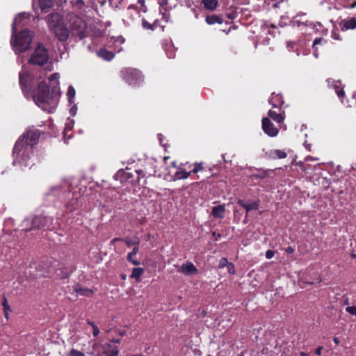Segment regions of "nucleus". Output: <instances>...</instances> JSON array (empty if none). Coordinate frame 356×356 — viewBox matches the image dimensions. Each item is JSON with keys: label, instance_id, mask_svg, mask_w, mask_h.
<instances>
[{"label": "nucleus", "instance_id": "1", "mask_svg": "<svg viewBox=\"0 0 356 356\" xmlns=\"http://www.w3.org/2000/svg\"><path fill=\"white\" fill-rule=\"evenodd\" d=\"M40 133L37 129L29 130L16 142L13 149V164L17 163L25 167L31 164V155L33 152V146L36 144L40 138Z\"/></svg>", "mask_w": 356, "mask_h": 356}, {"label": "nucleus", "instance_id": "2", "mask_svg": "<svg viewBox=\"0 0 356 356\" xmlns=\"http://www.w3.org/2000/svg\"><path fill=\"white\" fill-rule=\"evenodd\" d=\"M59 74L54 73L49 78L52 87V94L50 95L49 89L45 83L41 81L38 86L37 90L33 94V100L35 103L42 110L47 112H52L57 106L58 99L53 94L58 92Z\"/></svg>", "mask_w": 356, "mask_h": 356}, {"label": "nucleus", "instance_id": "3", "mask_svg": "<svg viewBox=\"0 0 356 356\" xmlns=\"http://www.w3.org/2000/svg\"><path fill=\"white\" fill-rule=\"evenodd\" d=\"M48 26L60 41H65L69 38V31L63 25L62 19L58 13H51L47 18Z\"/></svg>", "mask_w": 356, "mask_h": 356}, {"label": "nucleus", "instance_id": "4", "mask_svg": "<svg viewBox=\"0 0 356 356\" xmlns=\"http://www.w3.org/2000/svg\"><path fill=\"white\" fill-rule=\"evenodd\" d=\"M33 38V33L28 30H24L19 34L13 33L10 40L15 54L24 52L30 47Z\"/></svg>", "mask_w": 356, "mask_h": 356}, {"label": "nucleus", "instance_id": "5", "mask_svg": "<svg viewBox=\"0 0 356 356\" xmlns=\"http://www.w3.org/2000/svg\"><path fill=\"white\" fill-rule=\"evenodd\" d=\"M48 59L49 53L47 49L42 44L39 43L32 53L29 63L32 65L42 66L47 63Z\"/></svg>", "mask_w": 356, "mask_h": 356}, {"label": "nucleus", "instance_id": "6", "mask_svg": "<svg viewBox=\"0 0 356 356\" xmlns=\"http://www.w3.org/2000/svg\"><path fill=\"white\" fill-rule=\"evenodd\" d=\"M123 79L130 86L139 85L143 81V76L140 71L133 68H125L122 70Z\"/></svg>", "mask_w": 356, "mask_h": 356}, {"label": "nucleus", "instance_id": "7", "mask_svg": "<svg viewBox=\"0 0 356 356\" xmlns=\"http://www.w3.org/2000/svg\"><path fill=\"white\" fill-rule=\"evenodd\" d=\"M72 34L81 39L86 37V23L79 17L72 15L70 17Z\"/></svg>", "mask_w": 356, "mask_h": 356}, {"label": "nucleus", "instance_id": "8", "mask_svg": "<svg viewBox=\"0 0 356 356\" xmlns=\"http://www.w3.org/2000/svg\"><path fill=\"white\" fill-rule=\"evenodd\" d=\"M262 129L270 137L276 136L279 132V129L274 126L273 123L267 117L262 119Z\"/></svg>", "mask_w": 356, "mask_h": 356}, {"label": "nucleus", "instance_id": "9", "mask_svg": "<svg viewBox=\"0 0 356 356\" xmlns=\"http://www.w3.org/2000/svg\"><path fill=\"white\" fill-rule=\"evenodd\" d=\"M29 17V15L28 14L24 13L19 14L15 18L14 22L12 26V31L13 34L16 33L17 27L25 26L28 25Z\"/></svg>", "mask_w": 356, "mask_h": 356}, {"label": "nucleus", "instance_id": "10", "mask_svg": "<svg viewBox=\"0 0 356 356\" xmlns=\"http://www.w3.org/2000/svg\"><path fill=\"white\" fill-rule=\"evenodd\" d=\"M178 272H180L186 276L195 275L199 273L198 269L191 261H187L183 264L180 269L178 270Z\"/></svg>", "mask_w": 356, "mask_h": 356}, {"label": "nucleus", "instance_id": "11", "mask_svg": "<svg viewBox=\"0 0 356 356\" xmlns=\"http://www.w3.org/2000/svg\"><path fill=\"white\" fill-rule=\"evenodd\" d=\"M33 83V77L31 74L24 72V71L19 73V84L23 90L32 86Z\"/></svg>", "mask_w": 356, "mask_h": 356}, {"label": "nucleus", "instance_id": "12", "mask_svg": "<svg viewBox=\"0 0 356 356\" xmlns=\"http://www.w3.org/2000/svg\"><path fill=\"white\" fill-rule=\"evenodd\" d=\"M339 28L342 31L353 30L356 29V18L347 17L346 19H342L339 23Z\"/></svg>", "mask_w": 356, "mask_h": 356}, {"label": "nucleus", "instance_id": "13", "mask_svg": "<svg viewBox=\"0 0 356 356\" xmlns=\"http://www.w3.org/2000/svg\"><path fill=\"white\" fill-rule=\"evenodd\" d=\"M103 354L106 356H118V347L110 343L102 345Z\"/></svg>", "mask_w": 356, "mask_h": 356}, {"label": "nucleus", "instance_id": "14", "mask_svg": "<svg viewBox=\"0 0 356 356\" xmlns=\"http://www.w3.org/2000/svg\"><path fill=\"white\" fill-rule=\"evenodd\" d=\"M327 82L329 87L333 88L335 90L337 95L339 98H342L344 96V91L341 88V84L339 81L327 79Z\"/></svg>", "mask_w": 356, "mask_h": 356}, {"label": "nucleus", "instance_id": "15", "mask_svg": "<svg viewBox=\"0 0 356 356\" xmlns=\"http://www.w3.org/2000/svg\"><path fill=\"white\" fill-rule=\"evenodd\" d=\"M49 218L44 216H36L33 217V227L35 229H40L44 227Z\"/></svg>", "mask_w": 356, "mask_h": 356}, {"label": "nucleus", "instance_id": "16", "mask_svg": "<svg viewBox=\"0 0 356 356\" xmlns=\"http://www.w3.org/2000/svg\"><path fill=\"white\" fill-rule=\"evenodd\" d=\"M326 44V40L323 38H315L313 44V54L315 56V58L318 57V48L320 46H324Z\"/></svg>", "mask_w": 356, "mask_h": 356}, {"label": "nucleus", "instance_id": "17", "mask_svg": "<svg viewBox=\"0 0 356 356\" xmlns=\"http://www.w3.org/2000/svg\"><path fill=\"white\" fill-rule=\"evenodd\" d=\"M284 112H281L280 110H279V112L275 110H270L268 111V116L277 123H280L284 120Z\"/></svg>", "mask_w": 356, "mask_h": 356}, {"label": "nucleus", "instance_id": "18", "mask_svg": "<svg viewBox=\"0 0 356 356\" xmlns=\"http://www.w3.org/2000/svg\"><path fill=\"white\" fill-rule=\"evenodd\" d=\"M238 204L246 209V212H249L251 210H257L259 207L258 202H252L251 203H245L243 200H239Z\"/></svg>", "mask_w": 356, "mask_h": 356}, {"label": "nucleus", "instance_id": "19", "mask_svg": "<svg viewBox=\"0 0 356 356\" xmlns=\"http://www.w3.org/2000/svg\"><path fill=\"white\" fill-rule=\"evenodd\" d=\"M73 291L76 293L78 295L90 296L92 294V291L87 288H83L80 285L76 284L73 287Z\"/></svg>", "mask_w": 356, "mask_h": 356}, {"label": "nucleus", "instance_id": "20", "mask_svg": "<svg viewBox=\"0 0 356 356\" xmlns=\"http://www.w3.org/2000/svg\"><path fill=\"white\" fill-rule=\"evenodd\" d=\"M269 103L273 108H277L283 104L282 97L278 94H272L271 98L269 99Z\"/></svg>", "mask_w": 356, "mask_h": 356}, {"label": "nucleus", "instance_id": "21", "mask_svg": "<svg viewBox=\"0 0 356 356\" xmlns=\"http://www.w3.org/2000/svg\"><path fill=\"white\" fill-rule=\"evenodd\" d=\"M225 211V208L224 205L213 207L212 209V215L215 218H222L224 217Z\"/></svg>", "mask_w": 356, "mask_h": 356}, {"label": "nucleus", "instance_id": "22", "mask_svg": "<svg viewBox=\"0 0 356 356\" xmlns=\"http://www.w3.org/2000/svg\"><path fill=\"white\" fill-rule=\"evenodd\" d=\"M74 125V120L68 118L66 120L65 129L63 130V137L65 139L67 137L68 138H71V136H67V132L71 131Z\"/></svg>", "mask_w": 356, "mask_h": 356}, {"label": "nucleus", "instance_id": "23", "mask_svg": "<svg viewBox=\"0 0 356 356\" xmlns=\"http://www.w3.org/2000/svg\"><path fill=\"white\" fill-rule=\"evenodd\" d=\"M21 226L22 229L26 232L35 229L33 227V217L25 218L22 222Z\"/></svg>", "mask_w": 356, "mask_h": 356}, {"label": "nucleus", "instance_id": "24", "mask_svg": "<svg viewBox=\"0 0 356 356\" xmlns=\"http://www.w3.org/2000/svg\"><path fill=\"white\" fill-rule=\"evenodd\" d=\"M138 252V247L135 246L133 248L132 251L131 252H129L128 254V255H127V259L129 260V261H130L131 263H132L135 266H137V265L140 264L139 261H138L137 259H136L134 258V257L136 256V254Z\"/></svg>", "mask_w": 356, "mask_h": 356}, {"label": "nucleus", "instance_id": "25", "mask_svg": "<svg viewBox=\"0 0 356 356\" xmlns=\"http://www.w3.org/2000/svg\"><path fill=\"white\" fill-rule=\"evenodd\" d=\"M98 56L106 60H111L113 58L114 54L104 49H102L98 51Z\"/></svg>", "mask_w": 356, "mask_h": 356}, {"label": "nucleus", "instance_id": "26", "mask_svg": "<svg viewBox=\"0 0 356 356\" xmlns=\"http://www.w3.org/2000/svg\"><path fill=\"white\" fill-rule=\"evenodd\" d=\"M73 200L71 202H68L66 204V207L70 208V211L75 209L77 207L79 206V195H75L74 193L72 194Z\"/></svg>", "mask_w": 356, "mask_h": 356}, {"label": "nucleus", "instance_id": "27", "mask_svg": "<svg viewBox=\"0 0 356 356\" xmlns=\"http://www.w3.org/2000/svg\"><path fill=\"white\" fill-rule=\"evenodd\" d=\"M191 172H186V170L177 171L173 175L172 179L175 181L181 179H187L191 175Z\"/></svg>", "mask_w": 356, "mask_h": 356}, {"label": "nucleus", "instance_id": "28", "mask_svg": "<svg viewBox=\"0 0 356 356\" xmlns=\"http://www.w3.org/2000/svg\"><path fill=\"white\" fill-rule=\"evenodd\" d=\"M144 271V269L142 268H134L131 277L134 278L136 280V281L139 282L140 280V277L143 274Z\"/></svg>", "mask_w": 356, "mask_h": 356}, {"label": "nucleus", "instance_id": "29", "mask_svg": "<svg viewBox=\"0 0 356 356\" xmlns=\"http://www.w3.org/2000/svg\"><path fill=\"white\" fill-rule=\"evenodd\" d=\"M204 7L209 10H214L218 5V0H203Z\"/></svg>", "mask_w": 356, "mask_h": 356}, {"label": "nucleus", "instance_id": "30", "mask_svg": "<svg viewBox=\"0 0 356 356\" xmlns=\"http://www.w3.org/2000/svg\"><path fill=\"white\" fill-rule=\"evenodd\" d=\"M299 16H296L293 20L291 21V24L293 27H300L301 26H306L307 21L304 20L302 19H298Z\"/></svg>", "mask_w": 356, "mask_h": 356}, {"label": "nucleus", "instance_id": "31", "mask_svg": "<svg viewBox=\"0 0 356 356\" xmlns=\"http://www.w3.org/2000/svg\"><path fill=\"white\" fill-rule=\"evenodd\" d=\"M208 24H214L216 23L222 24V19L218 15L209 16L206 18Z\"/></svg>", "mask_w": 356, "mask_h": 356}, {"label": "nucleus", "instance_id": "32", "mask_svg": "<svg viewBox=\"0 0 356 356\" xmlns=\"http://www.w3.org/2000/svg\"><path fill=\"white\" fill-rule=\"evenodd\" d=\"M38 3L42 10L49 8L53 5L51 0H38Z\"/></svg>", "mask_w": 356, "mask_h": 356}, {"label": "nucleus", "instance_id": "33", "mask_svg": "<svg viewBox=\"0 0 356 356\" xmlns=\"http://www.w3.org/2000/svg\"><path fill=\"white\" fill-rule=\"evenodd\" d=\"M2 306L3 307L4 316L6 319L9 318V312L11 311L10 306L8 305L7 298L3 296Z\"/></svg>", "mask_w": 356, "mask_h": 356}, {"label": "nucleus", "instance_id": "34", "mask_svg": "<svg viewBox=\"0 0 356 356\" xmlns=\"http://www.w3.org/2000/svg\"><path fill=\"white\" fill-rule=\"evenodd\" d=\"M272 170H259L257 173L252 175L253 177L264 179L268 176V174Z\"/></svg>", "mask_w": 356, "mask_h": 356}, {"label": "nucleus", "instance_id": "35", "mask_svg": "<svg viewBox=\"0 0 356 356\" xmlns=\"http://www.w3.org/2000/svg\"><path fill=\"white\" fill-rule=\"evenodd\" d=\"M299 46H300V44L298 43H297L296 42L289 41L287 42V48H288V49L289 51L294 50V51H297V56L300 55V53L298 52V47Z\"/></svg>", "mask_w": 356, "mask_h": 356}, {"label": "nucleus", "instance_id": "36", "mask_svg": "<svg viewBox=\"0 0 356 356\" xmlns=\"http://www.w3.org/2000/svg\"><path fill=\"white\" fill-rule=\"evenodd\" d=\"M271 156L273 158L284 159L286 156V154L282 150L275 149L272 152Z\"/></svg>", "mask_w": 356, "mask_h": 356}, {"label": "nucleus", "instance_id": "37", "mask_svg": "<svg viewBox=\"0 0 356 356\" xmlns=\"http://www.w3.org/2000/svg\"><path fill=\"white\" fill-rule=\"evenodd\" d=\"M75 89L72 86H69L68 88V91L67 92V95L68 97V99H69V102L70 103H73L74 102V98L75 97Z\"/></svg>", "mask_w": 356, "mask_h": 356}, {"label": "nucleus", "instance_id": "38", "mask_svg": "<svg viewBox=\"0 0 356 356\" xmlns=\"http://www.w3.org/2000/svg\"><path fill=\"white\" fill-rule=\"evenodd\" d=\"M131 177V173L124 170H120L115 175V178H124L129 179Z\"/></svg>", "mask_w": 356, "mask_h": 356}, {"label": "nucleus", "instance_id": "39", "mask_svg": "<svg viewBox=\"0 0 356 356\" xmlns=\"http://www.w3.org/2000/svg\"><path fill=\"white\" fill-rule=\"evenodd\" d=\"M339 28L334 27L332 31L331 37L332 39L336 40H341L342 38L339 33Z\"/></svg>", "mask_w": 356, "mask_h": 356}, {"label": "nucleus", "instance_id": "40", "mask_svg": "<svg viewBox=\"0 0 356 356\" xmlns=\"http://www.w3.org/2000/svg\"><path fill=\"white\" fill-rule=\"evenodd\" d=\"M125 243L129 247L133 245H135L136 246L138 247L140 243V240L138 238H136L134 239H126Z\"/></svg>", "mask_w": 356, "mask_h": 356}, {"label": "nucleus", "instance_id": "41", "mask_svg": "<svg viewBox=\"0 0 356 356\" xmlns=\"http://www.w3.org/2000/svg\"><path fill=\"white\" fill-rule=\"evenodd\" d=\"M67 356H86V355L81 351L73 348L70 351Z\"/></svg>", "mask_w": 356, "mask_h": 356}, {"label": "nucleus", "instance_id": "42", "mask_svg": "<svg viewBox=\"0 0 356 356\" xmlns=\"http://www.w3.org/2000/svg\"><path fill=\"white\" fill-rule=\"evenodd\" d=\"M166 55L169 58H173L175 57V48L172 46H170L167 50H166Z\"/></svg>", "mask_w": 356, "mask_h": 356}, {"label": "nucleus", "instance_id": "43", "mask_svg": "<svg viewBox=\"0 0 356 356\" xmlns=\"http://www.w3.org/2000/svg\"><path fill=\"white\" fill-rule=\"evenodd\" d=\"M142 26L145 29L153 30V26L144 18L142 19Z\"/></svg>", "mask_w": 356, "mask_h": 356}, {"label": "nucleus", "instance_id": "44", "mask_svg": "<svg viewBox=\"0 0 356 356\" xmlns=\"http://www.w3.org/2000/svg\"><path fill=\"white\" fill-rule=\"evenodd\" d=\"M137 2L141 6L140 10L144 13H147V7L145 5V0H137Z\"/></svg>", "mask_w": 356, "mask_h": 356}, {"label": "nucleus", "instance_id": "45", "mask_svg": "<svg viewBox=\"0 0 356 356\" xmlns=\"http://www.w3.org/2000/svg\"><path fill=\"white\" fill-rule=\"evenodd\" d=\"M346 311L349 314L356 316V306H348Z\"/></svg>", "mask_w": 356, "mask_h": 356}, {"label": "nucleus", "instance_id": "46", "mask_svg": "<svg viewBox=\"0 0 356 356\" xmlns=\"http://www.w3.org/2000/svg\"><path fill=\"white\" fill-rule=\"evenodd\" d=\"M229 263L230 262H229L226 258H222L219 261V268H224L225 266L227 267Z\"/></svg>", "mask_w": 356, "mask_h": 356}, {"label": "nucleus", "instance_id": "47", "mask_svg": "<svg viewBox=\"0 0 356 356\" xmlns=\"http://www.w3.org/2000/svg\"><path fill=\"white\" fill-rule=\"evenodd\" d=\"M202 168H202V163H195L191 172L197 173L199 171L202 170Z\"/></svg>", "mask_w": 356, "mask_h": 356}, {"label": "nucleus", "instance_id": "48", "mask_svg": "<svg viewBox=\"0 0 356 356\" xmlns=\"http://www.w3.org/2000/svg\"><path fill=\"white\" fill-rule=\"evenodd\" d=\"M227 271L229 274L233 275L235 273L234 266L232 263H229L228 264V266H227Z\"/></svg>", "mask_w": 356, "mask_h": 356}, {"label": "nucleus", "instance_id": "49", "mask_svg": "<svg viewBox=\"0 0 356 356\" xmlns=\"http://www.w3.org/2000/svg\"><path fill=\"white\" fill-rule=\"evenodd\" d=\"M274 255H275V252L271 250H268L266 252V257L268 259L273 258L274 257Z\"/></svg>", "mask_w": 356, "mask_h": 356}, {"label": "nucleus", "instance_id": "50", "mask_svg": "<svg viewBox=\"0 0 356 356\" xmlns=\"http://www.w3.org/2000/svg\"><path fill=\"white\" fill-rule=\"evenodd\" d=\"M92 329H93V332H92L93 336L97 337L99 333V330L98 327L96 326L95 327H94Z\"/></svg>", "mask_w": 356, "mask_h": 356}, {"label": "nucleus", "instance_id": "51", "mask_svg": "<svg viewBox=\"0 0 356 356\" xmlns=\"http://www.w3.org/2000/svg\"><path fill=\"white\" fill-rule=\"evenodd\" d=\"M285 251L288 254H292L294 252V249L291 246H289L286 248Z\"/></svg>", "mask_w": 356, "mask_h": 356}, {"label": "nucleus", "instance_id": "52", "mask_svg": "<svg viewBox=\"0 0 356 356\" xmlns=\"http://www.w3.org/2000/svg\"><path fill=\"white\" fill-rule=\"evenodd\" d=\"M322 350H323V346H319L318 348L316 349L315 353L318 355H320L321 354Z\"/></svg>", "mask_w": 356, "mask_h": 356}, {"label": "nucleus", "instance_id": "53", "mask_svg": "<svg viewBox=\"0 0 356 356\" xmlns=\"http://www.w3.org/2000/svg\"><path fill=\"white\" fill-rule=\"evenodd\" d=\"M136 8H137L136 6L134 5V4H131V5L128 6V10H130V9L136 10Z\"/></svg>", "mask_w": 356, "mask_h": 356}, {"label": "nucleus", "instance_id": "54", "mask_svg": "<svg viewBox=\"0 0 356 356\" xmlns=\"http://www.w3.org/2000/svg\"><path fill=\"white\" fill-rule=\"evenodd\" d=\"M117 41L119 42L120 44H122L124 42V39L122 37H120L117 39Z\"/></svg>", "mask_w": 356, "mask_h": 356}, {"label": "nucleus", "instance_id": "55", "mask_svg": "<svg viewBox=\"0 0 356 356\" xmlns=\"http://www.w3.org/2000/svg\"><path fill=\"white\" fill-rule=\"evenodd\" d=\"M88 323L92 327H95L97 325L93 323V322H90V321H88Z\"/></svg>", "mask_w": 356, "mask_h": 356}, {"label": "nucleus", "instance_id": "56", "mask_svg": "<svg viewBox=\"0 0 356 356\" xmlns=\"http://www.w3.org/2000/svg\"><path fill=\"white\" fill-rule=\"evenodd\" d=\"M333 341H334V342L336 344H339V338H337V337H334V338L333 339Z\"/></svg>", "mask_w": 356, "mask_h": 356}, {"label": "nucleus", "instance_id": "57", "mask_svg": "<svg viewBox=\"0 0 356 356\" xmlns=\"http://www.w3.org/2000/svg\"><path fill=\"white\" fill-rule=\"evenodd\" d=\"M76 108H75L74 107H73L72 109H71V113L72 115H75L76 113Z\"/></svg>", "mask_w": 356, "mask_h": 356}, {"label": "nucleus", "instance_id": "58", "mask_svg": "<svg viewBox=\"0 0 356 356\" xmlns=\"http://www.w3.org/2000/svg\"><path fill=\"white\" fill-rule=\"evenodd\" d=\"M158 138H159V140H160V143H162V140H163L162 135L159 134Z\"/></svg>", "mask_w": 356, "mask_h": 356}, {"label": "nucleus", "instance_id": "59", "mask_svg": "<svg viewBox=\"0 0 356 356\" xmlns=\"http://www.w3.org/2000/svg\"><path fill=\"white\" fill-rule=\"evenodd\" d=\"M121 240H122L121 238H115L114 239L112 240L111 243H114V242H116L118 241H121Z\"/></svg>", "mask_w": 356, "mask_h": 356}, {"label": "nucleus", "instance_id": "60", "mask_svg": "<svg viewBox=\"0 0 356 356\" xmlns=\"http://www.w3.org/2000/svg\"><path fill=\"white\" fill-rule=\"evenodd\" d=\"M121 240H122L121 238H115L114 239L112 240L111 243H114V242H116L118 241H121Z\"/></svg>", "mask_w": 356, "mask_h": 356}, {"label": "nucleus", "instance_id": "61", "mask_svg": "<svg viewBox=\"0 0 356 356\" xmlns=\"http://www.w3.org/2000/svg\"><path fill=\"white\" fill-rule=\"evenodd\" d=\"M300 356H309V354L305 353H304V352H301V353H300Z\"/></svg>", "mask_w": 356, "mask_h": 356}, {"label": "nucleus", "instance_id": "62", "mask_svg": "<svg viewBox=\"0 0 356 356\" xmlns=\"http://www.w3.org/2000/svg\"><path fill=\"white\" fill-rule=\"evenodd\" d=\"M71 191H72V190L70 188V186H67V195H69V196H70Z\"/></svg>", "mask_w": 356, "mask_h": 356}, {"label": "nucleus", "instance_id": "63", "mask_svg": "<svg viewBox=\"0 0 356 356\" xmlns=\"http://www.w3.org/2000/svg\"><path fill=\"white\" fill-rule=\"evenodd\" d=\"M136 172L138 174V175H142L143 173V170H136Z\"/></svg>", "mask_w": 356, "mask_h": 356}, {"label": "nucleus", "instance_id": "64", "mask_svg": "<svg viewBox=\"0 0 356 356\" xmlns=\"http://www.w3.org/2000/svg\"><path fill=\"white\" fill-rule=\"evenodd\" d=\"M66 186H67V184H66V185H65V186H62V188H63V191H64V192H65V193L67 191L64 188H65V187H66Z\"/></svg>", "mask_w": 356, "mask_h": 356}]
</instances>
